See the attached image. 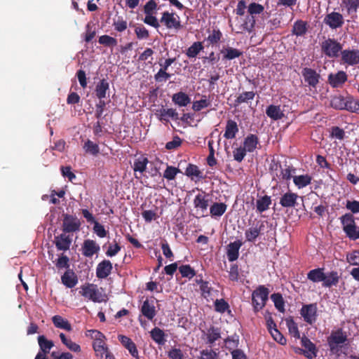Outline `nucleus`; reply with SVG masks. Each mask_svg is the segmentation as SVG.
<instances>
[{"instance_id":"nucleus-22","label":"nucleus","mask_w":359,"mask_h":359,"mask_svg":"<svg viewBox=\"0 0 359 359\" xmlns=\"http://www.w3.org/2000/svg\"><path fill=\"white\" fill-rule=\"evenodd\" d=\"M301 342L304 347L302 351L304 355L309 359L315 358L316 356V348L314 344H313L311 340L306 337H303Z\"/></svg>"},{"instance_id":"nucleus-25","label":"nucleus","mask_w":359,"mask_h":359,"mask_svg":"<svg viewBox=\"0 0 359 359\" xmlns=\"http://www.w3.org/2000/svg\"><path fill=\"white\" fill-rule=\"evenodd\" d=\"M196 283L200 285L202 296L208 301L213 299L214 290L208 281H203L202 278L196 280Z\"/></svg>"},{"instance_id":"nucleus-12","label":"nucleus","mask_w":359,"mask_h":359,"mask_svg":"<svg viewBox=\"0 0 359 359\" xmlns=\"http://www.w3.org/2000/svg\"><path fill=\"white\" fill-rule=\"evenodd\" d=\"M264 221H257L253 226L248 229L245 232L246 241L248 242H255L261 234L264 228Z\"/></svg>"},{"instance_id":"nucleus-52","label":"nucleus","mask_w":359,"mask_h":359,"mask_svg":"<svg viewBox=\"0 0 359 359\" xmlns=\"http://www.w3.org/2000/svg\"><path fill=\"white\" fill-rule=\"evenodd\" d=\"M99 43L106 46H116L117 45V40L109 35H102L99 38Z\"/></svg>"},{"instance_id":"nucleus-47","label":"nucleus","mask_w":359,"mask_h":359,"mask_svg":"<svg viewBox=\"0 0 359 359\" xmlns=\"http://www.w3.org/2000/svg\"><path fill=\"white\" fill-rule=\"evenodd\" d=\"M83 149L86 153H89L93 156H96L100 152V149L98 144L94 143L90 140H88L84 145H83Z\"/></svg>"},{"instance_id":"nucleus-14","label":"nucleus","mask_w":359,"mask_h":359,"mask_svg":"<svg viewBox=\"0 0 359 359\" xmlns=\"http://www.w3.org/2000/svg\"><path fill=\"white\" fill-rule=\"evenodd\" d=\"M347 340V335L341 329L332 332L328 339V344L331 350L336 348L338 345L342 344Z\"/></svg>"},{"instance_id":"nucleus-38","label":"nucleus","mask_w":359,"mask_h":359,"mask_svg":"<svg viewBox=\"0 0 359 359\" xmlns=\"http://www.w3.org/2000/svg\"><path fill=\"white\" fill-rule=\"evenodd\" d=\"M60 338L62 343L70 351L76 353L81 351V346L78 344L72 341L70 339H68L64 333L60 334Z\"/></svg>"},{"instance_id":"nucleus-46","label":"nucleus","mask_w":359,"mask_h":359,"mask_svg":"<svg viewBox=\"0 0 359 359\" xmlns=\"http://www.w3.org/2000/svg\"><path fill=\"white\" fill-rule=\"evenodd\" d=\"M275 307L281 313L285 312V302L282 295L279 293H274L271 296Z\"/></svg>"},{"instance_id":"nucleus-55","label":"nucleus","mask_w":359,"mask_h":359,"mask_svg":"<svg viewBox=\"0 0 359 359\" xmlns=\"http://www.w3.org/2000/svg\"><path fill=\"white\" fill-rule=\"evenodd\" d=\"M179 172L180 170L178 168L171 165H168L163 173V177L168 180H172L175 178Z\"/></svg>"},{"instance_id":"nucleus-36","label":"nucleus","mask_w":359,"mask_h":359,"mask_svg":"<svg viewBox=\"0 0 359 359\" xmlns=\"http://www.w3.org/2000/svg\"><path fill=\"white\" fill-rule=\"evenodd\" d=\"M258 139L256 135H248L244 140L243 148L246 151L252 152L257 147Z\"/></svg>"},{"instance_id":"nucleus-56","label":"nucleus","mask_w":359,"mask_h":359,"mask_svg":"<svg viewBox=\"0 0 359 359\" xmlns=\"http://www.w3.org/2000/svg\"><path fill=\"white\" fill-rule=\"evenodd\" d=\"M69 257L63 254L53 262L57 269H67L69 266Z\"/></svg>"},{"instance_id":"nucleus-64","label":"nucleus","mask_w":359,"mask_h":359,"mask_svg":"<svg viewBox=\"0 0 359 359\" xmlns=\"http://www.w3.org/2000/svg\"><path fill=\"white\" fill-rule=\"evenodd\" d=\"M50 359H73V355L68 352L60 353L57 351H53L50 354Z\"/></svg>"},{"instance_id":"nucleus-53","label":"nucleus","mask_w":359,"mask_h":359,"mask_svg":"<svg viewBox=\"0 0 359 359\" xmlns=\"http://www.w3.org/2000/svg\"><path fill=\"white\" fill-rule=\"evenodd\" d=\"M255 94L252 91L244 92V93L240 94L237 97V98L236 100V102L238 104L243 103V102H247L249 100H253L255 97Z\"/></svg>"},{"instance_id":"nucleus-42","label":"nucleus","mask_w":359,"mask_h":359,"mask_svg":"<svg viewBox=\"0 0 359 359\" xmlns=\"http://www.w3.org/2000/svg\"><path fill=\"white\" fill-rule=\"evenodd\" d=\"M347 99L339 95L332 97L330 102V105L335 109L342 110L346 109Z\"/></svg>"},{"instance_id":"nucleus-34","label":"nucleus","mask_w":359,"mask_h":359,"mask_svg":"<svg viewBox=\"0 0 359 359\" xmlns=\"http://www.w3.org/2000/svg\"><path fill=\"white\" fill-rule=\"evenodd\" d=\"M324 278L325 273L323 268L311 270L307 273V278L313 283L323 282Z\"/></svg>"},{"instance_id":"nucleus-57","label":"nucleus","mask_w":359,"mask_h":359,"mask_svg":"<svg viewBox=\"0 0 359 359\" xmlns=\"http://www.w3.org/2000/svg\"><path fill=\"white\" fill-rule=\"evenodd\" d=\"M229 308V304L223 299H216L215 302V309L217 312L224 313Z\"/></svg>"},{"instance_id":"nucleus-61","label":"nucleus","mask_w":359,"mask_h":359,"mask_svg":"<svg viewBox=\"0 0 359 359\" xmlns=\"http://www.w3.org/2000/svg\"><path fill=\"white\" fill-rule=\"evenodd\" d=\"M210 104V102L207 99H201L193 102L192 109L196 111H198L208 107Z\"/></svg>"},{"instance_id":"nucleus-19","label":"nucleus","mask_w":359,"mask_h":359,"mask_svg":"<svg viewBox=\"0 0 359 359\" xmlns=\"http://www.w3.org/2000/svg\"><path fill=\"white\" fill-rule=\"evenodd\" d=\"M118 339L133 357L140 359L136 345L129 337L124 335H118Z\"/></svg>"},{"instance_id":"nucleus-29","label":"nucleus","mask_w":359,"mask_h":359,"mask_svg":"<svg viewBox=\"0 0 359 359\" xmlns=\"http://www.w3.org/2000/svg\"><path fill=\"white\" fill-rule=\"evenodd\" d=\"M266 115L271 119L277 121L284 116V114L280 109V106L271 104L266 109Z\"/></svg>"},{"instance_id":"nucleus-41","label":"nucleus","mask_w":359,"mask_h":359,"mask_svg":"<svg viewBox=\"0 0 359 359\" xmlns=\"http://www.w3.org/2000/svg\"><path fill=\"white\" fill-rule=\"evenodd\" d=\"M172 101L180 107H185L190 102V98L186 93L180 92L173 95Z\"/></svg>"},{"instance_id":"nucleus-16","label":"nucleus","mask_w":359,"mask_h":359,"mask_svg":"<svg viewBox=\"0 0 359 359\" xmlns=\"http://www.w3.org/2000/svg\"><path fill=\"white\" fill-rule=\"evenodd\" d=\"M347 74L344 71L328 75V82L333 88L341 87L347 81Z\"/></svg>"},{"instance_id":"nucleus-50","label":"nucleus","mask_w":359,"mask_h":359,"mask_svg":"<svg viewBox=\"0 0 359 359\" xmlns=\"http://www.w3.org/2000/svg\"><path fill=\"white\" fill-rule=\"evenodd\" d=\"M347 107H346V110L359 114V100H354L353 98H347L346 102Z\"/></svg>"},{"instance_id":"nucleus-48","label":"nucleus","mask_w":359,"mask_h":359,"mask_svg":"<svg viewBox=\"0 0 359 359\" xmlns=\"http://www.w3.org/2000/svg\"><path fill=\"white\" fill-rule=\"evenodd\" d=\"M264 6L258 3H251L248 6V16H253L255 15H258L262 13L264 11Z\"/></svg>"},{"instance_id":"nucleus-11","label":"nucleus","mask_w":359,"mask_h":359,"mask_svg":"<svg viewBox=\"0 0 359 359\" xmlns=\"http://www.w3.org/2000/svg\"><path fill=\"white\" fill-rule=\"evenodd\" d=\"M341 60L344 64L355 65L359 63V50L346 49L341 52Z\"/></svg>"},{"instance_id":"nucleus-5","label":"nucleus","mask_w":359,"mask_h":359,"mask_svg":"<svg viewBox=\"0 0 359 359\" xmlns=\"http://www.w3.org/2000/svg\"><path fill=\"white\" fill-rule=\"evenodd\" d=\"M341 222L343 226V230L346 236L352 240L359 238V230L355 224L354 217L351 214H345L341 217Z\"/></svg>"},{"instance_id":"nucleus-24","label":"nucleus","mask_w":359,"mask_h":359,"mask_svg":"<svg viewBox=\"0 0 359 359\" xmlns=\"http://www.w3.org/2000/svg\"><path fill=\"white\" fill-rule=\"evenodd\" d=\"M298 197L295 193L287 192L280 198V204L284 208H293L297 204Z\"/></svg>"},{"instance_id":"nucleus-27","label":"nucleus","mask_w":359,"mask_h":359,"mask_svg":"<svg viewBox=\"0 0 359 359\" xmlns=\"http://www.w3.org/2000/svg\"><path fill=\"white\" fill-rule=\"evenodd\" d=\"M238 132V127L235 121L231 119L226 122L224 137L226 139H233Z\"/></svg>"},{"instance_id":"nucleus-44","label":"nucleus","mask_w":359,"mask_h":359,"mask_svg":"<svg viewBox=\"0 0 359 359\" xmlns=\"http://www.w3.org/2000/svg\"><path fill=\"white\" fill-rule=\"evenodd\" d=\"M294 184L299 188H303L309 185L311 182V177L308 175L295 176L293 178Z\"/></svg>"},{"instance_id":"nucleus-49","label":"nucleus","mask_w":359,"mask_h":359,"mask_svg":"<svg viewBox=\"0 0 359 359\" xmlns=\"http://www.w3.org/2000/svg\"><path fill=\"white\" fill-rule=\"evenodd\" d=\"M208 342L210 344H213L216 340L220 338V332L218 328L210 327L208 330L207 333Z\"/></svg>"},{"instance_id":"nucleus-28","label":"nucleus","mask_w":359,"mask_h":359,"mask_svg":"<svg viewBox=\"0 0 359 359\" xmlns=\"http://www.w3.org/2000/svg\"><path fill=\"white\" fill-rule=\"evenodd\" d=\"M52 322L55 327L62 329L67 331H72V327L70 323L61 316L55 315L52 318Z\"/></svg>"},{"instance_id":"nucleus-23","label":"nucleus","mask_w":359,"mask_h":359,"mask_svg":"<svg viewBox=\"0 0 359 359\" xmlns=\"http://www.w3.org/2000/svg\"><path fill=\"white\" fill-rule=\"evenodd\" d=\"M156 115L162 121H168L169 118L178 119V113L173 109L161 108L156 111Z\"/></svg>"},{"instance_id":"nucleus-30","label":"nucleus","mask_w":359,"mask_h":359,"mask_svg":"<svg viewBox=\"0 0 359 359\" xmlns=\"http://www.w3.org/2000/svg\"><path fill=\"white\" fill-rule=\"evenodd\" d=\"M271 204V198L270 196L265 195L259 197L256 201V209L259 213L267 210Z\"/></svg>"},{"instance_id":"nucleus-18","label":"nucleus","mask_w":359,"mask_h":359,"mask_svg":"<svg viewBox=\"0 0 359 359\" xmlns=\"http://www.w3.org/2000/svg\"><path fill=\"white\" fill-rule=\"evenodd\" d=\"M100 250L99 245L93 240L87 239L83 241L82 245V254L87 257H90Z\"/></svg>"},{"instance_id":"nucleus-1","label":"nucleus","mask_w":359,"mask_h":359,"mask_svg":"<svg viewBox=\"0 0 359 359\" xmlns=\"http://www.w3.org/2000/svg\"><path fill=\"white\" fill-rule=\"evenodd\" d=\"M79 294L88 301L95 303H101L106 302L107 297L101 287H98L97 285L87 283L81 285Z\"/></svg>"},{"instance_id":"nucleus-43","label":"nucleus","mask_w":359,"mask_h":359,"mask_svg":"<svg viewBox=\"0 0 359 359\" xmlns=\"http://www.w3.org/2000/svg\"><path fill=\"white\" fill-rule=\"evenodd\" d=\"M307 31L306 22L302 20H297L294 22L292 28V33L297 36H302L306 34Z\"/></svg>"},{"instance_id":"nucleus-45","label":"nucleus","mask_w":359,"mask_h":359,"mask_svg":"<svg viewBox=\"0 0 359 359\" xmlns=\"http://www.w3.org/2000/svg\"><path fill=\"white\" fill-rule=\"evenodd\" d=\"M203 49L202 43L200 41L194 42L186 52V55L189 57H196L198 53Z\"/></svg>"},{"instance_id":"nucleus-33","label":"nucleus","mask_w":359,"mask_h":359,"mask_svg":"<svg viewBox=\"0 0 359 359\" xmlns=\"http://www.w3.org/2000/svg\"><path fill=\"white\" fill-rule=\"evenodd\" d=\"M221 53L223 55L224 59L229 60L239 57L243 55L241 50L232 47H226L222 49Z\"/></svg>"},{"instance_id":"nucleus-59","label":"nucleus","mask_w":359,"mask_h":359,"mask_svg":"<svg viewBox=\"0 0 359 359\" xmlns=\"http://www.w3.org/2000/svg\"><path fill=\"white\" fill-rule=\"evenodd\" d=\"M347 262L351 265L359 266V250H355L346 255Z\"/></svg>"},{"instance_id":"nucleus-37","label":"nucleus","mask_w":359,"mask_h":359,"mask_svg":"<svg viewBox=\"0 0 359 359\" xmlns=\"http://www.w3.org/2000/svg\"><path fill=\"white\" fill-rule=\"evenodd\" d=\"M109 83L105 79H102L96 86V96L102 100L106 97L107 91L109 90Z\"/></svg>"},{"instance_id":"nucleus-54","label":"nucleus","mask_w":359,"mask_h":359,"mask_svg":"<svg viewBox=\"0 0 359 359\" xmlns=\"http://www.w3.org/2000/svg\"><path fill=\"white\" fill-rule=\"evenodd\" d=\"M114 29L118 32H124L128 27V22L122 18L119 17L117 20H114L113 22Z\"/></svg>"},{"instance_id":"nucleus-4","label":"nucleus","mask_w":359,"mask_h":359,"mask_svg":"<svg viewBox=\"0 0 359 359\" xmlns=\"http://www.w3.org/2000/svg\"><path fill=\"white\" fill-rule=\"evenodd\" d=\"M322 53L330 58H336L342 51V45L334 39L327 38L320 43Z\"/></svg>"},{"instance_id":"nucleus-60","label":"nucleus","mask_w":359,"mask_h":359,"mask_svg":"<svg viewBox=\"0 0 359 359\" xmlns=\"http://www.w3.org/2000/svg\"><path fill=\"white\" fill-rule=\"evenodd\" d=\"M179 271L183 277L192 278L195 276L194 270L189 265H182Z\"/></svg>"},{"instance_id":"nucleus-7","label":"nucleus","mask_w":359,"mask_h":359,"mask_svg":"<svg viewBox=\"0 0 359 359\" xmlns=\"http://www.w3.org/2000/svg\"><path fill=\"white\" fill-rule=\"evenodd\" d=\"M160 22L168 29H180L182 27L180 17L174 13L163 12Z\"/></svg>"},{"instance_id":"nucleus-21","label":"nucleus","mask_w":359,"mask_h":359,"mask_svg":"<svg viewBox=\"0 0 359 359\" xmlns=\"http://www.w3.org/2000/svg\"><path fill=\"white\" fill-rule=\"evenodd\" d=\"M242 245L243 243L241 241L238 240L233 243H230L227 245L226 255L229 261L233 262L238 258L239 250Z\"/></svg>"},{"instance_id":"nucleus-39","label":"nucleus","mask_w":359,"mask_h":359,"mask_svg":"<svg viewBox=\"0 0 359 359\" xmlns=\"http://www.w3.org/2000/svg\"><path fill=\"white\" fill-rule=\"evenodd\" d=\"M194 205L196 208L200 209L203 212L208 207V200L205 195L198 194L194 199Z\"/></svg>"},{"instance_id":"nucleus-13","label":"nucleus","mask_w":359,"mask_h":359,"mask_svg":"<svg viewBox=\"0 0 359 359\" xmlns=\"http://www.w3.org/2000/svg\"><path fill=\"white\" fill-rule=\"evenodd\" d=\"M301 315L304 318V320L312 324L316 320L317 316V306L316 304H311L309 305H304L301 309Z\"/></svg>"},{"instance_id":"nucleus-17","label":"nucleus","mask_w":359,"mask_h":359,"mask_svg":"<svg viewBox=\"0 0 359 359\" xmlns=\"http://www.w3.org/2000/svg\"><path fill=\"white\" fill-rule=\"evenodd\" d=\"M141 312L148 320H152L156 314L154 300L147 299L142 305Z\"/></svg>"},{"instance_id":"nucleus-58","label":"nucleus","mask_w":359,"mask_h":359,"mask_svg":"<svg viewBox=\"0 0 359 359\" xmlns=\"http://www.w3.org/2000/svg\"><path fill=\"white\" fill-rule=\"evenodd\" d=\"M185 174L193 180L200 177L201 172L196 165L189 164L185 170Z\"/></svg>"},{"instance_id":"nucleus-40","label":"nucleus","mask_w":359,"mask_h":359,"mask_svg":"<svg viewBox=\"0 0 359 359\" xmlns=\"http://www.w3.org/2000/svg\"><path fill=\"white\" fill-rule=\"evenodd\" d=\"M148 163L149 160L145 156H140L136 158L133 167L134 172H140L142 173L146 170Z\"/></svg>"},{"instance_id":"nucleus-32","label":"nucleus","mask_w":359,"mask_h":359,"mask_svg":"<svg viewBox=\"0 0 359 359\" xmlns=\"http://www.w3.org/2000/svg\"><path fill=\"white\" fill-rule=\"evenodd\" d=\"M339 280V276L337 271H331L327 274L325 273V278L323 280V285L325 287H330L332 285H337Z\"/></svg>"},{"instance_id":"nucleus-3","label":"nucleus","mask_w":359,"mask_h":359,"mask_svg":"<svg viewBox=\"0 0 359 359\" xmlns=\"http://www.w3.org/2000/svg\"><path fill=\"white\" fill-rule=\"evenodd\" d=\"M269 290L264 285H259L252 294V304L255 312L262 310L268 300Z\"/></svg>"},{"instance_id":"nucleus-6","label":"nucleus","mask_w":359,"mask_h":359,"mask_svg":"<svg viewBox=\"0 0 359 359\" xmlns=\"http://www.w3.org/2000/svg\"><path fill=\"white\" fill-rule=\"evenodd\" d=\"M38 344L39 346V351L34 359H50L48 355L50 353L51 348L54 346L53 341L46 339L43 335H40L38 337Z\"/></svg>"},{"instance_id":"nucleus-26","label":"nucleus","mask_w":359,"mask_h":359,"mask_svg":"<svg viewBox=\"0 0 359 359\" xmlns=\"http://www.w3.org/2000/svg\"><path fill=\"white\" fill-rule=\"evenodd\" d=\"M62 284L67 287L72 288L78 283V278L72 271H67L61 277Z\"/></svg>"},{"instance_id":"nucleus-15","label":"nucleus","mask_w":359,"mask_h":359,"mask_svg":"<svg viewBox=\"0 0 359 359\" xmlns=\"http://www.w3.org/2000/svg\"><path fill=\"white\" fill-rule=\"evenodd\" d=\"M302 74L306 82L311 87L316 88L319 82L320 75L311 68L305 67L302 71Z\"/></svg>"},{"instance_id":"nucleus-9","label":"nucleus","mask_w":359,"mask_h":359,"mask_svg":"<svg viewBox=\"0 0 359 359\" xmlns=\"http://www.w3.org/2000/svg\"><path fill=\"white\" fill-rule=\"evenodd\" d=\"M81 226L80 220L74 216L65 215L62 220V229L64 233H72L79 230Z\"/></svg>"},{"instance_id":"nucleus-31","label":"nucleus","mask_w":359,"mask_h":359,"mask_svg":"<svg viewBox=\"0 0 359 359\" xmlns=\"http://www.w3.org/2000/svg\"><path fill=\"white\" fill-rule=\"evenodd\" d=\"M150 335L151 339L158 345L165 344V334L163 330L158 327H155L150 331Z\"/></svg>"},{"instance_id":"nucleus-10","label":"nucleus","mask_w":359,"mask_h":359,"mask_svg":"<svg viewBox=\"0 0 359 359\" xmlns=\"http://www.w3.org/2000/svg\"><path fill=\"white\" fill-rule=\"evenodd\" d=\"M54 244L58 251L66 252L69 250L72 243V238L70 235L66 233L55 236Z\"/></svg>"},{"instance_id":"nucleus-51","label":"nucleus","mask_w":359,"mask_h":359,"mask_svg":"<svg viewBox=\"0 0 359 359\" xmlns=\"http://www.w3.org/2000/svg\"><path fill=\"white\" fill-rule=\"evenodd\" d=\"M342 4L346 6L348 13H355L359 8V0H343Z\"/></svg>"},{"instance_id":"nucleus-35","label":"nucleus","mask_w":359,"mask_h":359,"mask_svg":"<svg viewBox=\"0 0 359 359\" xmlns=\"http://www.w3.org/2000/svg\"><path fill=\"white\" fill-rule=\"evenodd\" d=\"M227 205L224 203H214L210 208L212 217H221L226 210Z\"/></svg>"},{"instance_id":"nucleus-62","label":"nucleus","mask_w":359,"mask_h":359,"mask_svg":"<svg viewBox=\"0 0 359 359\" xmlns=\"http://www.w3.org/2000/svg\"><path fill=\"white\" fill-rule=\"evenodd\" d=\"M93 346V349L95 352V354H100V353L102 354L104 353V349L107 348L106 346L104 340H102V341L94 340Z\"/></svg>"},{"instance_id":"nucleus-2","label":"nucleus","mask_w":359,"mask_h":359,"mask_svg":"<svg viewBox=\"0 0 359 359\" xmlns=\"http://www.w3.org/2000/svg\"><path fill=\"white\" fill-rule=\"evenodd\" d=\"M230 22L232 31L237 34H243L244 32L251 33L255 25V18L253 16L236 17L234 20Z\"/></svg>"},{"instance_id":"nucleus-8","label":"nucleus","mask_w":359,"mask_h":359,"mask_svg":"<svg viewBox=\"0 0 359 359\" xmlns=\"http://www.w3.org/2000/svg\"><path fill=\"white\" fill-rule=\"evenodd\" d=\"M323 22L330 29H337L343 26L344 19L341 13L332 11L325 16Z\"/></svg>"},{"instance_id":"nucleus-63","label":"nucleus","mask_w":359,"mask_h":359,"mask_svg":"<svg viewBox=\"0 0 359 359\" xmlns=\"http://www.w3.org/2000/svg\"><path fill=\"white\" fill-rule=\"evenodd\" d=\"M222 36V34L219 29H213L208 36V41L212 44L217 43L220 41Z\"/></svg>"},{"instance_id":"nucleus-20","label":"nucleus","mask_w":359,"mask_h":359,"mask_svg":"<svg viewBox=\"0 0 359 359\" xmlns=\"http://www.w3.org/2000/svg\"><path fill=\"white\" fill-rule=\"evenodd\" d=\"M112 264L109 260L104 259L98 264L96 269V276L98 278H105L111 272Z\"/></svg>"}]
</instances>
